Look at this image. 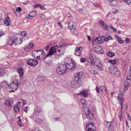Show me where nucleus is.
<instances>
[{
  "label": "nucleus",
  "mask_w": 131,
  "mask_h": 131,
  "mask_svg": "<svg viewBox=\"0 0 131 131\" xmlns=\"http://www.w3.org/2000/svg\"><path fill=\"white\" fill-rule=\"evenodd\" d=\"M64 46L61 45L60 46L56 45L51 47L50 49L49 53L47 55L46 58L52 55L55 52L56 54L58 56L62 55L64 53L65 50Z\"/></svg>",
  "instance_id": "f257e3e1"
},
{
  "label": "nucleus",
  "mask_w": 131,
  "mask_h": 131,
  "mask_svg": "<svg viewBox=\"0 0 131 131\" xmlns=\"http://www.w3.org/2000/svg\"><path fill=\"white\" fill-rule=\"evenodd\" d=\"M22 39L21 38H18L15 36H13L9 39L8 43L11 46L14 44L19 45L22 42Z\"/></svg>",
  "instance_id": "f03ea898"
},
{
  "label": "nucleus",
  "mask_w": 131,
  "mask_h": 131,
  "mask_svg": "<svg viewBox=\"0 0 131 131\" xmlns=\"http://www.w3.org/2000/svg\"><path fill=\"white\" fill-rule=\"evenodd\" d=\"M111 39L112 37L110 35L106 37L103 36L102 37L101 36L99 37L93 39L92 43L96 42L97 43L101 44L104 41L106 42L107 41Z\"/></svg>",
  "instance_id": "7ed1b4c3"
},
{
  "label": "nucleus",
  "mask_w": 131,
  "mask_h": 131,
  "mask_svg": "<svg viewBox=\"0 0 131 131\" xmlns=\"http://www.w3.org/2000/svg\"><path fill=\"white\" fill-rule=\"evenodd\" d=\"M68 69V67L66 65L63 64L60 65L57 68V73L60 75L64 73Z\"/></svg>",
  "instance_id": "20e7f679"
},
{
  "label": "nucleus",
  "mask_w": 131,
  "mask_h": 131,
  "mask_svg": "<svg viewBox=\"0 0 131 131\" xmlns=\"http://www.w3.org/2000/svg\"><path fill=\"white\" fill-rule=\"evenodd\" d=\"M110 73L116 76H118L120 75V71L118 68L116 67L113 66L110 70Z\"/></svg>",
  "instance_id": "39448f33"
},
{
  "label": "nucleus",
  "mask_w": 131,
  "mask_h": 131,
  "mask_svg": "<svg viewBox=\"0 0 131 131\" xmlns=\"http://www.w3.org/2000/svg\"><path fill=\"white\" fill-rule=\"evenodd\" d=\"M18 81L17 80H14L9 85V88L13 90H16L18 87Z\"/></svg>",
  "instance_id": "423d86ee"
},
{
  "label": "nucleus",
  "mask_w": 131,
  "mask_h": 131,
  "mask_svg": "<svg viewBox=\"0 0 131 131\" xmlns=\"http://www.w3.org/2000/svg\"><path fill=\"white\" fill-rule=\"evenodd\" d=\"M131 75H127L126 77V81L125 82V86L124 88V90H126L127 89L129 86L130 85V82H131Z\"/></svg>",
  "instance_id": "0eeeda50"
},
{
  "label": "nucleus",
  "mask_w": 131,
  "mask_h": 131,
  "mask_svg": "<svg viewBox=\"0 0 131 131\" xmlns=\"http://www.w3.org/2000/svg\"><path fill=\"white\" fill-rule=\"evenodd\" d=\"M93 123L90 122L86 126V129L87 131H95Z\"/></svg>",
  "instance_id": "6e6552de"
},
{
  "label": "nucleus",
  "mask_w": 131,
  "mask_h": 131,
  "mask_svg": "<svg viewBox=\"0 0 131 131\" xmlns=\"http://www.w3.org/2000/svg\"><path fill=\"white\" fill-rule=\"evenodd\" d=\"M27 63L30 66H34L38 64V61L35 59H29L27 61Z\"/></svg>",
  "instance_id": "1a4fd4ad"
},
{
  "label": "nucleus",
  "mask_w": 131,
  "mask_h": 131,
  "mask_svg": "<svg viewBox=\"0 0 131 131\" xmlns=\"http://www.w3.org/2000/svg\"><path fill=\"white\" fill-rule=\"evenodd\" d=\"M74 79L75 81H78L80 80L83 75V72L82 71L80 72L77 74H74Z\"/></svg>",
  "instance_id": "9d476101"
},
{
  "label": "nucleus",
  "mask_w": 131,
  "mask_h": 131,
  "mask_svg": "<svg viewBox=\"0 0 131 131\" xmlns=\"http://www.w3.org/2000/svg\"><path fill=\"white\" fill-rule=\"evenodd\" d=\"M82 47H76L75 49V54L77 56H80L82 54Z\"/></svg>",
  "instance_id": "9b49d317"
},
{
  "label": "nucleus",
  "mask_w": 131,
  "mask_h": 131,
  "mask_svg": "<svg viewBox=\"0 0 131 131\" xmlns=\"http://www.w3.org/2000/svg\"><path fill=\"white\" fill-rule=\"evenodd\" d=\"M85 114L86 115L87 118L89 120H91L93 119L94 117L93 114L90 112L89 108H88L87 112H86Z\"/></svg>",
  "instance_id": "f8f14e48"
},
{
  "label": "nucleus",
  "mask_w": 131,
  "mask_h": 131,
  "mask_svg": "<svg viewBox=\"0 0 131 131\" xmlns=\"http://www.w3.org/2000/svg\"><path fill=\"white\" fill-rule=\"evenodd\" d=\"M95 65L100 70H102L103 69L102 65L101 63V61L100 60L98 59L95 62Z\"/></svg>",
  "instance_id": "ddd939ff"
},
{
  "label": "nucleus",
  "mask_w": 131,
  "mask_h": 131,
  "mask_svg": "<svg viewBox=\"0 0 131 131\" xmlns=\"http://www.w3.org/2000/svg\"><path fill=\"white\" fill-rule=\"evenodd\" d=\"M118 99L119 102L121 103V106H123L124 105L123 103V102L124 101V99L121 93H119L118 94Z\"/></svg>",
  "instance_id": "4468645a"
},
{
  "label": "nucleus",
  "mask_w": 131,
  "mask_h": 131,
  "mask_svg": "<svg viewBox=\"0 0 131 131\" xmlns=\"http://www.w3.org/2000/svg\"><path fill=\"white\" fill-rule=\"evenodd\" d=\"M17 71L20 77H23L24 73V70L22 68L19 67L18 68Z\"/></svg>",
  "instance_id": "2eb2a0df"
},
{
  "label": "nucleus",
  "mask_w": 131,
  "mask_h": 131,
  "mask_svg": "<svg viewBox=\"0 0 131 131\" xmlns=\"http://www.w3.org/2000/svg\"><path fill=\"white\" fill-rule=\"evenodd\" d=\"M67 66L68 67V69L72 70H74L75 67V64L72 61Z\"/></svg>",
  "instance_id": "dca6fc26"
},
{
  "label": "nucleus",
  "mask_w": 131,
  "mask_h": 131,
  "mask_svg": "<svg viewBox=\"0 0 131 131\" xmlns=\"http://www.w3.org/2000/svg\"><path fill=\"white\" fill-rule=\"evenodd\" d=\"M36 14V12L33 11L30 13L29 15L27 16V18L29 19H31L32 18L34 17Z\"/></svg>",
  "instance_id": "f3484780"
},
{
  "label": "nucleus",
  "mask_w": 131,
  "mask_h": 131,
  "mask_svg": "<svg viewBox=\"0 0 131 131\" xmlns=\"http://www.w3.org/2000/svg\"><path fill=\"white\" fill-rule=\"evenodd\" d=\"M89 59H90L91 62V65L93 66L94 65V60L93 57V55L91 53L89 54Z\"/></svg>",
  "instance_id": "a211bd4d"
},
{
  "label": "nucleus",
  "mask_w": 131,
  "mask_h": 131,
  "mask_svg": "<svg viewBox=\"0 0 131 131\" xmlns=\"http://www.w3.org/2000/svg\"><path fill=\"white\" fill-rule=\"evenodd\" d=\"M64 65H66L67 66L68 64L70 63L71 62V59L69 58H65L64 60Z\"/></svg>",
  "instance_id": "6ab92c4d"
},
{
  "label": "nucleus",
  "mask_w": 131,
  "mask_h": 131,
  "mask_svg": "<svg viewBox=\"0 0 131 131\" xmlns=\"http://www.w3.org/2000/svg\"><path fill=\"white\" fill-rule=\"evenodd\" d=\"M5 104L7 106L10 107H12L13 105L12 101L10 100L6 101L5 103Z\"/></svg>",
  "instance_id": "aec40b11"
},
{
  "label": "nucleus",
  "mask_w": 131,
  "mask_h": 131,
  "mask_svg": "<svg viewBox=\"0 0 131 131\" xmlns=\"http://www.w3.org/2000/svg\"><path fill=\"white\" fill-rule=\"evenodd\" d=\"M10 21V20L9 18L7 17L4 20V23L7 26H9Z\"/></svg>",
  "instance_id": "412c9836"
},
{
  "label": "nucleus",
  "mask_w": 131,
  "mask_h": 131,
  "mask_svg": "<svg viewBox=\"0 0 131 131\" xmlns=\"http://www.w3.org/2000/svg\"><path fill=\"white\" fill-rule=\"evenodd\" d=\"M40 52V51H39V50L37 51L36 50L35 54L34 56H33V57L35 58H36L37 59H39L40 56L39 55Z\"/></svg>",
  "instance_id": "4be33fe9"
},
{
  "label": "nucleus",
  "mask_w": 131,
  "mask_h": 131,
  "mask_svg": "<svg viewBox=\"0 0 131 131\" xmlns=\"http://www.w3.org/2000/svg\"><path fill=\"white\" fill-rule=\"evenodd\" d=\"M74 23L72 21H70L68 24V27L69 29H73L74 28Z\"/></svg>",
  "instance_id": "5701e85b"
},
{
  "label": "nucleus",
  "mask_w": 131,
  "mask_h": 131,
  "mask_svg": "<svg viewBox=\"0 0 131 131\" xmlns=\"http://www.w3.org/2000/svg\"><path fill=\"white\" fill-rule=\"evenodd\" d=\"M78 95H80L81 96H83L84 97H86L88 95V94L84 91H83L82 92L78 94Z\"/></svg>",
  "instance_id": "b1692460"
},
{
  "label": "nucleus",
  "mask_w": 131,
  "mask_h": 131,
  "mask_svg": "<svg viewBox=\"0 0 131 131\" xmlns=\"http://www.w3.org/2000/svg\"><path fill=\"white\" fill-rule=\"evenodd\" d=\"M100 88L101 90L102 91V92L103 93L104 92H105V94H107V93L106 92V89L105 86H101L100 87Z\"/></svg>",
  "instance_id": "393cba45"
},
{
  "label": "nucleus",
  "mask_w": 131,
  "mask_h": 131,
  "mask_svg": "<svg viewBox=\"0 0 131 131\" xmlns=\"http://www.w3.org/2000/svg\"><path fill=\"white\" fill-rule=\"evenodd\" d=\"M112 122H107L106 124V126L108 129H111L112 126Z\"/></svg>",
  "instance_id": "a878e982"
},
{
  "label": "nucleus",
  "mask_w": 131,
  "mask_h": 131,
  "mask_svg": "<svg viewBox=\"0 0 131 131\" xmlns=\"http://www.w3.org/2000/svg\"><path fill=\"white\" fill-rule=\"evenodd\" d=\"M71 33L75 35H77L78 34V32L76 29H72L71 30Z\"/></svg>",
  "instance_id": "bb28decb"
},
{
  "label": "nucleus",
  "mask_w": 131,
  "mask_h": 131,
  "mask_svg": "<svg viewBox=\"0 0 131 131\" xmlns=\"http://www.w3.org/2000/svg\"><path fill=\"white\" fill-rule=\"evenodd\" d=\"M107 55L110 57L114 56L115 54L114 53L111 51L108 52L107 53Z\"/></svg>",
  "instance_id": "cd10ccee"
},
{
  "label": "nucleus",
  "mask_w": 131,
  "mask_h": 131,
  "mask_svg": "<svg viewBox=\"0 0 131 131\" xmlns=\"http://www.w3.org/2000/svg\"><path fill=\"white\" fill-rule=\"evenodd\" d=\"M116 38H117L118 42L120 43H121L124 42V41L122 40L118 36H116Z\"/></svg>",
  "instance_id": "c85d7f7f"
},
{
  "label": "nucleus",
  "mask_w": 131,
  "mask_h": 131,
  "mask_svg": "<svg viewBox=\"0 0 131 131\" xmlns=\"http://www.w3.org/2000/svg\"><path fill=\"white\" fill-rule=\"evenodd\" d=\"M2 85L4 88H7L8 87H9V85H8L7 82L6 81H5L3 82L2 83Z\"/></svg>",
  "instance_id": "c756f323"
},
{
  "label": "nucleus",
  "mask_w": 131,
  "mask_h": 131,
  "mask_svg": "<svg viewBox=\"0 0 131 131\" xmlns=\"http://www.w3.org/2000/svg\"><path fill=\"white\" fill-rule=\"evenodd\" d=\"M34 111L36 114L37 115H38L41 111V110L38 108H36Z\"/></svg>",
  "instance_id": "7c9ffc66"
},
{
  "label": "nucleus",
  "mask_w": 131,
  "mask_h": 131,
  "mask_svg": "<svg viewBox=\"0 0 131 131\" xmlns=\"http://www.w3.org/2000/svg\"><path fill=\"white\" fill-rule=\"evenodd\" d=\"M14 110L15 112H19L20 110L19 108L17 106H15L14 107Z\"/></svg>",
  "instance_id": "2f4dec72"
},
{
  "label": "nucleus",
  "mask_w": 131,
  "mask_h": 131,
  "mask_svg": "<svg viewBox=\"0 0 131 131\" xmlns=\"http://www.w3.org/2000/svg\"><path fill=\"white\" fill-rule=\"evenodd\" d=\"M26 101L25 100H23L22 99H20L18 102V103L19 104L23 103V105H24L25 104Z\"/></svg>",
  "instance_id": "473e14b6"
},
{
  "label": "nucleus",
  "mask_w": 131,
  "mask_h": 131,
  "mask_svg": "<svg viewBox=\"0 0 131 131\" xmlns=\"http://www.w3.org/2000/svg\"><path fill=\"white\" fill-rule=\"evenodd\" d=\"M102 27L106 30H109V27L106 24H104Z\"/></svg>",
  "instance_id": "72a5a7b5"
},
{
  "label": "nucleus",
  "mask_w": 131,
  "mask_h": 131,
  "mask_svg": "<svg viewBox=\"0 0 131 131\" xmlns=\"http://www.w3.org/2000/svg\"><path fill=\"white\" fill-rule=\"evenodd\" d=\"M108 61L109 63L113 64H115L116 63V61L115 60H109Z\"/></svg>",
  "instance_id": "f704fd0d"
},
{
  "label": "nucleus",
  "mask_w": 131,
  "mask_h": 131,
  "mask_svg": "<svg viewBox=\"0 0 131 131\" xmlns=\"http://www.w3.org/2000/svg\"><path fill=\"white\" fill-rule=\"evenodd\" d=\"M21 34L22 36H25L27 34V32L26 31H23L22 32Z\"/></svg>",
  "instance_id": "c9c22d12"
},
{
  "label": "nucleus",
  "mask_w": 131,
  "mask_h": 131,
  "mask_svg": "<svg viewBox=\"0 0 131 131\" xmlns=\"http://www.w3.org/2000/svg\"><path fill=\"white\" fill-rule=\"evenodd\" d=\"M4 73V72L3 70L0 69V77L3 75Z\"/></svg>",
  "instance_id": "e433bc0d"
},
{
  "label": "nucleus",
  "mask_w": 131,
  "mask_h": 131,
  "mask_svg": "<svg viewBox=\"0 0 131 131\" xmlns=\"http://www.w3.org/2000/svg\"><path fill=\"white\" fill-rule=\"evenodd\" d=\"M124 2H125L126 4L129 5L131 3V0H125Z\"/></svg>",
  "instance_id": "4c0bfd02"
},
{
  "label": "nucleus",
  "mask_w": 131,
  "mask_h": 131,
  "mask_svg": "<svg viewBox=\"0 0 131 131\" xmlns=\"http://www.w3.org/2000/svg\"><path fill=\"white\" fill-rule=\"evenodd\" d=\"M104 24V23L103 21H101L99 22V25L101 27H102L103 26Z\"/></svg>",
  "instance_id": "58836bf2"
},
{
  "label": "nucleus",
  "mask_w": 131,
  "mask_h": 131,
  "mask_svg": "<svg viewBox=\"0 0 131 131\" xmlns=\"http://www.w3.org/2000/svg\"><path fill=\"white\" fill-rule=\"evenodd\" d=\"M21 8L20 7H18L17 8H16V11H18L19 12H20L21 11Z\"/></svg>",
  "instance_id": "ea45409f"
},
{
  "label": "nucleus",
  "mask_w": 131,
  "mask_h": 131,
  "mask_svg": "<svg viewBox=\"0 0 131 131\" xmlns=\"http://www.w3.org/2000/svg\"><path fill=\"white\" fill-rule=\"evenodd\" d=\"M85 59L84 58H80V62H84L85 61Z\"/></svg>",
  "instance_id": "a19ab883"
},
{
  "label": "nucleus",
  "mask_w": 131,
  "mask_h": 131,
  "mask_svg": "<svg viewBox=\"0 0 131 131\" xmlns=\"http://www.w3.org/2000/svg\"><path fill=\"white\" fill-rule=\"evenodd\" d=\"M129 39L128 38H126L125 40V42L127 43L129 42Z\"/></svg>",
  "instance_id": "79ce46f5"
},
{
  "label": "nucleus",
  "mask_w": 131,
  "mask_h": 131,
  "mask_svg": "<svg viewBox=\"0 0 131 131\" xmlns=\"http://www.w3.org/2000/svg\"><path fill=\"white\" fill-rule=\"evenodd\" d=\"M17 123L20 127H21L22 126L21 125V120H20L18 121Z\"/></svg>",
  "instance_id": "37998d69"
},
{
  "label": "nucleus",
  "mask_w": 131,
  "mask_h": 131,
  "mask_svg": "<svg viewBox=\"0 0 131 131\" xmlns=\"http://www.w3.org/2000/svg\"><path fill=\"white\" fill-rule=\"evenodd\" d=\"M40 51V52L39 54L40 53L43 56V55L44 54V52L43 50H39Z\"/></svg>",
  "instance_id": "c03bdc74"
},
{
  "label": "nucleus",
  "mask_w": 131,
  "mask_h": 131,
  "mask_svg": "<svg viewBox=\"0 0 131 131\" xmlns=\"http://www.w3.org/2000/svg\"><path fill=\"white\" fill-rule=\"evenodd\" d=\"M33 45H34L33 43H30L29 44V46L30 47V48H31V49L32 48Z\"/></svg>",
  "instance_id": "a18cd8bd"
},
{
  "label": "nucleus",
  "mask_w": 131,
  "mask_h": 131,
  "mask_svg": "<svg viewBox=\"0 0 131 131\" xmlns=\"http://www.w3.org/2000/svg\"><path fill=\"white\" fill-rule=\"evenodd\" d=\"M119 119L121 121H122V115H121V113H120V114H119Z\"/></svg>",
  "instance_id": "49530a36"
},
{
  "label": "nucleus",
  "mask_w": 131,
  "mask_h": 131,
  "mask_svg": "<svg viewBox=\"0 0 131 131\" xmlns=\"http://www.w3.org/2000/svg\"><path fill=\"white\" fill-rule=\"evenodd\" d=\"M95 89L96 92L98 93H99V87L98 86H96V87Z\"/></svg>",
  "instance_id": "de8ad7c7"
},
{
  "label": "nucleus",
  "mask_w": 131,
  "mask_h": 131,
  "mask_svg": "<svg viewBox=\"0 0 131 131\" xmlns=\"http://www.w3.org/2000/svg\"><path fill=\"white\" fill-rule=\"evenodd\" d=\"M110 28L112 29L114 32H116L117 31L116 29L114 28L112 26L110 27Z\"/></svg>",
  "instance_id": "09e8293b"
},
{
  "label": "nucleus",
  "mask_w": 131,
  "mask_h": 131,
  "mask_svg": "<svg viewBox=\"0 0 131 131\" xmlns=\"http://www.w3.org/2000/svg\"><path fill=\"white\" fill-rule=\"evenodd\" d=\"M24 49L28 51V49H31V48H30V47L28 46L27 47H25Z\"/></svg>",
  "instance_id": "8fccbe9b"
},
{
  "label": "nucleus",
  "mask_w": 131,
  "mask_h": 131,
  "mask_svg": "<svg viewBox=\"0 0 131 131\" xmlns=\"http://www.w3.org/2000/svg\"><path fill=\"white\" fill-rule=\"evenodd\" d=\"M49 47H50L49 45H48V46H46L45 48V50H46V51H47Z\"/></svg>",
  "instance_id": "3c124183"
},
{
  "label": "nucleus",
  "mask_w": 131,
  "mask_h": 131,
  "mask_svg": "<svg viewBox=\"0 0 131 131\" xmlns=\"http://www.w3.org/2000/svg\"><path fill=\"white\" fill-rule=\"evenodd\" d=\"M28 106H27L26 107L24 108V111H25L27 113V107Z\"/></svg>",
  "instance_id": "603ef678"
},
{
  "label": "nucleus",
  "mask_w": 131,
  "mask_h": 131,
  "mask_svg": "<svg viewBox=\"0 0 131 131\" xmlns=\"http://www.w3.org/2000/svg\"><path fill=\"white\" fill-rule=\"evenodd\" d=\"M39 4H37L33 6V7L35 8H37L39 6Z\"/></svg>",
  "instance_id": "864d4df0"
},
{
  "label": "nucleus",
  "mask_w": 131,
  "mask_h": 131,
  "mask_svg": "<svg viewBox=\"0 0 131 131\" xmlns=\"http://www.w3.org/2000/svg\"><path fill=\"white\" fill-rule=\"evenodd\" d=\"M40 8L41 9H43L44 7V6L43 5H42L41 4H39V6Z\"/></svg>",
  "instance_id": "5fc2aeb1"
},
{
  "label": "nucleus",
  "mask_w": 131,
  "mask_h": 131,
  "mask_svg": "<svg viewBox=\"0 0 131 131\" xmlns=\"http://www.w3.org/2000/svg\"><path fill=\"white\" fill-rule=\"evenodd\" d=\"M36 50H35V51H34L32 52V55L33 56H34V55H35V53H36Z\"/></svg>",
  "instance_id": "6e6d98bb"
},
{
  "label": "nucleus",
  "mask_w": 131,
  "mask_h": 131,
  "mask_svg": "<svg viewBox=\"0 0 131 131\" xmlns=\"http://www.w3.org/2000/svg\"><path fill=\"white\" fill-rule=\"evenodd\" d=\"M93 73L95 75H96L98 73L95 70H94L93 71Z\"/></svg>",
  "instance_id": "4d7b16f0"
},
{
  "label": "nucleus",
  "mask_w": 131,
  "mask_h": 131,
  "mask_svg": "<svg viewBox=\"0 0 131 131\" xmlns=\"http://www.w3.org/2000/svg\"><path fill=\"white\" fill-rule=\"evenodd\" d=\"M67 16L68 17H71V16L70 14V13H68L67 14Z\"/></svg>",
  "instance_id": "13d9d810"
},
{
  "label": "nucleus",
  "mask_w": 131,
  "mask_h": 131,
  "mask_svg": "<svg viewBox=\"0 0 131 131\" xmlns=\"http://www.w3.org/2000/svg\"><path fill=\"white\" fill-rule=\"evenodd\" d=\"M58 24L60 26H62V24L60 22H58Z\"/></svg>",
  "instance_id": "bf43d9fd"
},
{
  "label": "nucleus",
  "mask_w": 131,
  "mask_h": 131,
  "mask_svg": "<svg viewBox=\"0 0 131 131\" xmlns=\"http://www.w3.org/2000/svg\"><path fill=\"white\" fill-rule=\"evenodd\" d=\"M85 101V100L84 99H82L81 100V102L82 103L83 102H84Z\"/></svg>",
  "instance_id": "052dcab7"
},
{
  "label": "nucleus",
  "mask_w": 131,
  "mask_h": 131,
  "mask_svg": "<svg viewBox=\"0 0 131 131\" xmlns=\"http://www.w3.org/2000/svg\"><path fill=\"white\" fill-rule=\"evenodd\" d=\"M126 125L127 126V127H129V126L128 124L127 123V121H126Z\"/></svg>",
  "instance_id": "680f3d73"
},
{
  "label": "nucleus",
  "mask_w": 131,
  "mask_h": 131,
  "mask_svg": "<svg viewBox=\"0 0 131 131\" xmlns=\"http://www.w3.org/2000/svg\"><path fill=\"white\" fill-rule=\"evenodd\" d=\"M122 109H121V110L119 112L121 114V115H122Z\"/></svg>",
  "instance_id": "e2e57ef3"
},
{
  "label": "nucleus",
  "mask_w": 131,
  "mask_h": 131,
  "mask_svg": "<svg viewBox=\"0 0 131 131\" xmlns=\"http://www.w3.org/2000/svg\"><path fill=\"white\" fill-rule=\"evenodd\" d=\"M129 73L130 74V75H131V66L130 67Z\"/></svg>",
  "instance_id": "0e129e2a"
},
{
  "label": "nucleus",
  "mask_w": 131,
  "mask_h": 131,
  "mask_svg": "<svg viewBox=\"0 0 131 131\" xmlns=\"http://www.w3.org/2000/svg\"><path fill=\"white\" fill-rule=\"evenodd\" d=\"M128 118L129 119V120L130 121L131 120L130 118V116L129 114H128Z\"/></svg>",
  "instance_id": "69168bd1"
},
{
  "label": "nucleus",
  "mask_w": 131,
  "mask_h": 131,
  "mask_svg": "<svg viewBox=\"0 0 131 131\" xmlns=\"http://www.w3.org/2000/svg\"><path fill=\"white\" fill-rule=\"evenodd\" d=\"M94 5L96 7H98V5L97 4H94Z\"/></svg>",
  "instance_id": "338daca9"
},
{
  "label": "nucleus",
  "mask_w": 131,
  "mask_h": 131,
  "mask_svg": "<svg viewBox=\"0 0 131 131\" xmlns=\"http://www.w3.org/2000/svg\"><path fill=\"white\" fill-rule=\"evenodd\" d=\"M88 40L89 41H90V39H91L90 37V36H88Z\"/></svg>",
  "instance_id": "774afa93"
}]
</instances>
